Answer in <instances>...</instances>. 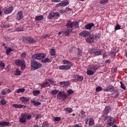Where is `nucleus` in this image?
<instances>
[{"instance_id":"1","label":"nucleus","mask_w":127,"mask_h":127,"mask_svg":"<svg viewBox=\"0 0 127 127\" xmlns=\"http://www.w3.org/2000/svg\"><path fill=\"white\" fill-rule=\"evenodd\" d=\"M65 26L67 28L73 29V27L79 28V22L76 21H71V20H69L66 21Z\"/></svg>"},{"instance_id":"2","label":"nucleus","mask_w":127,"mask_h":127,"mask_svg":"<svg viewBox=\"0 0 127 127\" xmlns=\"http://www.w3.org/2000/svg\"><path fill=\"white\" fill-rule=\"evenodd\" d=\"M42 64L34 60L31 61V68L32 70H35L40 68H41Z\"/></svg>"},{"instance_id":"3","label":"nucleus","mask_w":127,"mask_h":127,"mask_svg":"<svg viewBox=\"0 0 127 127\" xmlns=\"http://www.w3.org/2000/svg\"><path fill=\"white\" fill-rule=\"evenodd\" d=\"M15 64L17 66H21V69L22 70H24L25 69L26 65H25V61L23 60H16L15 62Z\"/></svg>"},{"instance_id":"4","label":"nucleus","mask_w":127,"mask_h":127,"mask_svg":"<svg viewBox=\"0 0 127 127\" xmlns=\"http://www.w3.org/2000/svg\"><path fill=\"white\" fill-rule=\"evenodd\" d=\"M45 58L46 55L43 53L35 54L33 56H32V59H33V60H42L44 59Z\"/></svg>"},{"instance_id":"5","label":"nucleus","mask_w":127,"mask_h":127,"mask_svg":"<svg viewBox=\"0 0 127 127\" xmlns=\"http://www.w3.org/2000/svg\"><path fill=\"white\" fill-rule=\"evenodd\" d=\"M23 40L25 43L27 44H34L36 43V40L32 37H25Z\"/></svg>"},{"instance_id":"6","label":"nucleus","mask_w":127,"mask_h":127,"mask_svg":"<svg viewBox=\"0 0 127 127\" xmlns=\"http://www.w3.org/2000/svg\"><path fill=\"white\" fill-rule=\"evenodd\" d=\"M90 54L91 55L99 56L101 55V51L100 49H91L90 50Z\"/></svg>"},{"instance_id":"7","label":"nucleus","mask_w":127,"mask_h":127,"mask_svg":"<svg viewBox=\"0 0 127 127\" xmlns=\"http://www.w3.org/2000/svg\"><path fill=\"white\" fill-rule=\"evenodd\" d=\"M68 97V95H67L66 94L64 93L63 91H59L58 93V94H57V98L59 99L62 100V99H66V98Z\"/></svg>"},{"instance_id":"8","label":"nucleus","mask_w":127,"mask_h":127,"mask_svg":"<svg viewBox=\"0 0 127 127\" xmlns=\"http://www.w3.org/2000/svg\"><path fill=\"white\" fill-rule=\"evenodd\" d=\"M111 110V107L110 106H105V109H104L103 111L102 112V117H104L105 116L108 115L109 113Z\"/></svg>"},{"instance_id":"9","label":"nucleus","mask_w":127,"mask_h":127,"mask_svg":"<svg viewBox=\"0 0 127 127\" xmlns=\"http://www.w3.org/2000/svg\"><path fill=\"white\" fill-rule=\"evenodd\" d=\"M55 17L56 18H58L60 17V13L59 12H52L49 14V15L48 16V18L51 19V18Z\"/></svg>"},{"instance_id":"10","label":"nucleus","mask_w":127,"mask_h":127,"mask_svg":"<svg viewBox=\"0 0 127 127\" xmlns=\"http://www.w3.org/2000/svg\"><path fill=\"white\" fill-rule=\"evenodd\" d=\"M115 122V119L113 118L112 117H110V118H109V119H108V120H107V126H108V127H112V126H114L115 123L114 122Z\"/></svg>"},{"instance_id":"11","label":"nucleus","mask_w":127,"mask_h":127,"mask_svg":"<svg viewBox=\"0 0 127 127\" xmlns=\"http://www.w3.org/2000/svg\"><path fill=\"white\" fill-rule=\"evenodd\" d=\"M79 36L82 37H87L92 35H91L90 32L85 30L84 31L80 32L79 33Z\"/></svg>"},{"instance_id":"12","label":"nucleus","mask_w":127,"mask_h":127,"mask_svg":"<svg viewBox=\"0 0 127 127\" xmlns=\"http://www.w3.org/2000/svg\"><path fill=\"white\" fill-rule=\"evenodd\" d=\"M100 68L99 64H93L89 66V69L96 71Z\"/></svg>"},{"instance_id":"13","label":"nucleus","mask_w":127,"mask_h":127,"mask_svg":"<svg viewBox=\"0 0 127 127\" xmlns=\"http://www.w3.org/2000/svg\"><path fill=\"white\" fill-rule=\"evenodd\" d=\"M23 18V13H22V11H19L17 12V15L16 16V19L19 21Z\"/></svg>"},{"instance_id":"14","label":"nucleus","mask_w":127,"mask_h":127,"mask_svg":"<svg viewBox=\"0 0 127 127\" xmlns=\"http://www.w3.org/2000/svg\"><path fill=\"white\" fill-rule=\"evenodd\" d=\"M13 7L12 6H10L9 7H8L4 9V13L5 14H9L13 11Z\"/></svg>"},{"instance_id":"15","label":"nucleus","mask_w":127,"mask_h":127,"mask_svg":"<svg viewBox=\"0 0 127 127\" xmlns=\"http://www.w3.org/2000/svg\"><path fill=\"white\" fill-rule=\"evenodd\" d=\"M70 65H60L59 66V69L61 70H67L70 69Z\"/></svg>"},{"instance_id":"16","label":"nucleus","mask_w":127,"mask_h":127,"mask_svg":"<svg viewBox=\"0 0 127 127\" xmlns=\"http://www.w3.org/2000/svg\"><path fill=\"white\" fill-rule=\"evenodd\" d=\"M94 38L93 36H89V37H87V38H86V42L89 44L93 43V42H94Z\"/></svg>"},{"instance_id":"17","label":"nucleus","mask_w":127,"mask_h":127,"mask_svg":"<svg viewBox=\"0 0 127 127\" xmlns=\"http://www.w3.org/2000/svg\"><path fill=\"white\" fill-rule=\"evenodd\" d=\"M84 77L83 76H79V75H76L75 76L74 80L78 82H81L83 80Z\"/></svg>"},{"instance_id":"18","label":"nucleus","mask_w":127,"mask_h":127,"mask_svg":"<svg viewBox=\"0 0 127 127\" xmlns=\"http://www.w3.org/2000/svg\"><path fill=\"white\" fill-rule=\"evenodd\" d=\"M72 29H70L69 28H67V29H66V31L64 32V35L66 36H68L72 33Z\"/></svg>"},{"instance_id":"19","label":"nucleus","mask_w":127,"mask_h":127,"mask_svg":"<svg viewBox=\"0 0 127 127\" xmlns=\"http://www.w3.org/2000/svg\"><path fill=\"white\" fill-rule=\"evenodd\" d=\"M94 26V24L91 23L89 24H86L84 26L86 30H91L93 27Z\"/></svg>"},{"instance_id":"20","label":"nucleus","mask_w":127,"mask_h":127,"mask_svg":"<svg viewBox=\"0 0 127 127\" xmlns=\"http://www.w3.org/2000/svg\"><path fill=\"white\" fill-rule=\"evenodd\" d=\"M40 85H41V88H44L50 86V83H49L48 82H45L43 83H40Z\"/></svg>"},{"instance_id":"21","label":"nucleus","mask_w":127,"mask_h":127,"mask_svg":"<svg viewBox=\"0 0 127 127\" xmlns=\"http://www.w3.org/2000/svg\"><path fill=\"white\" fill-rule=\"evenodd\" d=\"M19 100L22 102V103H26L29 101V99L24 97L19 98Z\"/></svg>"},{"instance_id":"22","label":"nucleus","mask_w":127,"mask_h":127,"mask_svg":"<svg viewBox=\"0 0 127 127\" xmlns=\"http://www.w3.org/2000/svg\"><path fill=\"white\" fill-rule=\"evenodd\" d=\"M12 106L13 107L15 108H25L26 106H24L22 104H13L12 105Z\"/></svg>"},{"instance_id":"23","label":"nucleus","mask_w":127,"mask_h":127,"mask_svg":"<svg viewBox=\"0 0 127 127\" xmlns=\"http://www.w3.org/2000/svg\"><path fill=\"white\" fill-rule=\"evenodd\" d=\"M21 117L25 118L26 119H27L28 120H30L31 119V115H27L26 114H21Z\"/></svg>"},{"instance_id":"24","label":"nucleus","mask_w":127,"mask_h":127,"mask_svg":"<svg viewBox=\"0 0 127 127\" xmlns=\"http://www.w3.org/2000/svg\"><path fill=\"white\" fill-rule=\"evenodd\" d=\"M113 95H114V98H118L120 95V93L119 90L116 89L114 91V93H113Z\"/></svg>"},{"instance_id":"25","label":"nucleus","mask_w":127,"mask_h":127,"mask_svg":"<svg viewBox=\"0 0 127 127\" xmlns=\"http://www.w3.org/2000/svg\"><path fill=\"white\" fill-rule=\"evenodd\" d=\"M114 90V87L112 85H109L106 89V91L112 92Z\"/></svg>"},{"instance_id":"26","label":"nucleus","mask_w":127,"mask_h":127,"mask_svg":"<svg viewBox=\"0 0 127 127\" xmlns=\"http://www.w3.org/2000/svg\"><path fill=\"white\" fill-rule=\"evenodd\" d=\"M60 85H62L64 87H66L70 85V83L67 81H63L60 82Z\"/></svg>"},{"instance_id":"27","label":"nucleus","mask_w":127,"mask_h":127,"mask_svg":"<svg viewBox=\"0 0 127 127\" xmlns=\"http://www.w3.org/2000/svg\"><path fill=\"white\" fill-rule=\"evenodd\" d=\"M69 4V1L67 0H64L60 3V5L62 6H65Z\"/></svg>"},{"instance_id":"28","label":"nucleus","mask_w":127,"mask_h":127,"mask_svg":"<svg viewBox=\"0 0 127 127\" xmlns=\"http://www.w3.org/2000/svg\"><path fill=\"white\" fill-rule=\"evenodd\" d=\"M63 64H68L70 66L73 65L72 63L69 62L68 61L65 60H63Z\"/></svg>"},{"instance_id":"29","label":"nucleus","mask_w":127,"mask_h":127,"mask_svg":"<svg viewBox=\"0 0 127 127\" xmlns=\"http://www.w3.org/2000/svg\"><path fill=\"white\" fill-rule=\"evenodd\" d=\"M35 21H42L44 19V16L43 15H40V16H35Z\"/></svg>"},{"instance_id":"30","label":"nucleus","mask_w":127,"mask_h":127,"mask_svg":"<svg viewBox=\"0 0 127 127\" xmlns=\"http://www.w3.org/2000/svg\"><path fill=\"white\" fill-rule=\"evenodd\" d=\"M89 123H88L89 126H91V127L94 126V119H93L92 118H89Z\"/></svg>"},{"instance_id":"31","label":"nucleus","mask_w":127,"mask_h":127,"mask_svg":"<svg viewBox=\"0 0 127 127\" xmlns=\"http://www.w3.org/2000/svg\"><path fill=\"white\" fill-rule=\"evenodd\" d=\"M31 103L33 104L34 106H38L41 105V102L35 101H34V100H31Z\"/></svg>"},{"instance_id":"32","label":"nucleus","mask_w":127,"mask_h":127,"mask_svg":"<svg viewBox=\"0 0 127 127\" xmlns=\"http://www.w3.org/2000/svg\"><path fill=\"white\" fill-rule=\"evenodd\" d=\"M96 72V71L93 70H90L89 69L88 70H87V74L88 75H92L93 74H94V73Z\"/></svg>"},{"instance_id":"33","label":"nucleus","mask_w":127,"mask_h":127,"mask_svg":"<svg viewBox=\"0 0 127 127\" xmlns=\"http://www.w3.org/2000/svg\"><path fill=\"white\" fill-rule=\"evenodd\" d=\"M14 51L13 49H11L10 47H8L7 50H6V55H9L11 52Z\"/></svg>"},{"instance_id":"34","label":"nucleus","mask_w":127,"mask_h":127,"mask_svg":"<svg viewBox=\"0 0 127 127\" xmlns=\"http://www.w3.org/2000/svg\"><path fill=\"white\" fill-rule=\"evenodd\" d=\"M25 91V89L24 88H19L16 91L17 93H24Z\"/></svg>"},{"instance_id":"35","label":"nucleus","mask_w":127,"mask_h":127,"mask_svg":"<svg viewBox=\"0 0 127 127\" xmlns=\"http://www.w3.org/2000/svg\"><path fill=\"white\" fill-rule=\"evenodd\" d=\"M10 125L9 122H2L1 123H0V126H8Z\"/></svg>"},{"instance_id":"36","label":"nucleus","mask_w":127,"mask_h":127,"mask_svg":"<svg viewBox=\"0 0 127 127\" xmlns=\"http://www.w3.org/2000/svg\"><path fill=\"white\" fill-rule=\"evenodd\" d=\"M21 74V72L19 70L18 68H17L15 70V76H19Z\"/></svg>"},{"instance_id":"37","label":"nucleus","mask_w":127,"mask_h":127,"mask_svg":"<svg viewBox=\"0 0 127 127\" xmlns=\"http://www.w3.org/2000/svg\"><path fill=\"white\" fill-rule=\"evenodd\" d=\"M19 122L21 123H26V118H23V117H21L19 119Z\"/></svg>"},{"instance_id":"38","label":"nucleus","mask_w":127,"mask_h":127,"mask_svg":"<svg viewBox=\"0 0 127 127\" xmlns=\"http://www.w3.org/2000/svg\"><path fill=\"white\" fill-rule=\"evenodd\" d=\"M40 93V91L39 90H35L33 91V95L35 96H37Z\"/></svg>"},{"instance_id":"39","label":"nucleus","mask_w":127,"mask_h":127,"mask_svg":"<svg viewBox=\"0 0 127 127\" xmlns=\"http://www.w3.org/2000/svg\"><path fill=\"white\" fill-rule=\"evenodd\" d=\"M64 111H65L66 112H68L69 113H71L73 112L72 109L70 108H66L64 109Z\"/></svg>"},{"instance_id":"40","label":"nucleus","mask_w":127,"mask_h":127,"mask_svg":"<svg viewBox=\"0 0 127 127\" xmlns=\"http://www.w3.org/2000/svg\"><path fill=\"white\" fill-rule=\"evenodd\" d=\"M118 53L117 51H116L115 49L111 50V54L114 57H116V53Z\"/></svg>"},{"instance_id":"41","label":"nucleus","mask_w":127,"mask_h":127,"mask_svg":"<svg viewBox=\"0 0 127 127\" xmlns=\"http://www.w3.org/2000/svg\"><path fill=\"white\" fill-rule=\"evenodd\" d=\"M50 53L51 56H55L56 55V53H55V50L54 49H51Z\"/></svg>"},{"instance_id":"42","label":"nucleus","mask_w":127,"mask_h":127,"mask_svg":"<svg viewBox=\"0 0 127 127\" xmlns=\"http://www.w3.org/2000/svg\"><path fill=\"white\" fill-rule=\"evenodd\" d=\"M0 104L2 105H6V101L5 100V99H4V98H2V99H1Z\"/></svg>"},{"instance_id":"43","label":"nucleus","mask_w":127,"mask_h":127,"mask_svg":"<svg viewBox=\"0 0 127 127\" xmlns=\"http://www.w3.org/2000/svg\"><path fill=\"white\" fill-rule=\"evenodd\" d=\"M77 55H78V56H81L82 55V51L79 48L77 49Z\"/></svg>"},{"instance_id":"44","label":"nucleus","mask_w":127,"mask_h":127,"mask_svg":"<svg viewBox=\"0 0 127 127\" xmlns=\"http://www.w3.org/2000/svg\"><path fill=\"white\" fill-rule=\"evenodd\" d=\"M108 2V0H101L100 1V4H107Z\"/></svg>"},{"instance_id":"45","label":"nucleus","mask_w":127,"mask_h":127,"mask_svg":"<svg viewBox=\"0 0 127 127\" xmlns=\"http://www.w3.org/2000/svg\"><path fill=\"white\" fill-rule=\"evenodd\" d=\"M120 83L121 85L120 87L122 88V89L123 90H126V87H125L124 84L123 83V82L120 81Z\"/></svg>"},{"instance_id":"46","label":"nucleus","mask_w":127,"mask_h":127,"mask_svg":"<svg viewBox=\"0 0 127 127\" xmlns=\"http://www.w3.org/2000/svg\"><path fill=\"white\" fill-rule=\"evenodd\" d=\"M24 28L23 27L21 28H16L15 31L19 32V31H23Z\"/></svg>"},{"instance_id":"47","label":"nucleus","mask_w":127,"mask_h":127,"mask_svg":"<svg viewBox=\"0 0 127 127\" xmlns=\"http://www.w3.org/2000/svg\"><path fill=\"white\" fill-rule=\"evenodd\" d=\"M59 90H57L56 89H55V90H52L51 94L53 95H55L59 93Z\"/></svg>"},{"instance_id":"48","label":"nucleus","mask_w":127,"mask_h":127,"mask_svg":"<svg viewBox=\"0 0 127 127\" xmlns=\"http://www.w3.org/2000/svg\"><path fill=\"white\" fill-rule=\"evenodd\" d=\"M43 127H49V123H48V122H44V123L42 124Z\"/></svg>"},{"instance_id":"49","label":"nucleus","mask_w":127,"mask_h":127,"mask_svg":"<svg viewBox=\"0 0 127 127\" xmlns=\"http://www.w3.org/2000/svg\"><path fill=\"white\" fill-rule=\"evenodd\" d=\"M111 116H109L108 115H105V116H104V121H106L107 120H108L109 119H110Z\"/></svg>"},{"instance_id":"50","label":"nucleus","mask_w":127,"mask_h":127,"mask_svg":"<svg viewBox=\"0 0 127 127\" xmlns=\"http://www.w3.org/2000/svg\"><path fill=\"white\" fill-rule=\"evenodd\" d=\"M4 67H5V64H4V63L2 62H0V67L4 68Z\"/></svg>"},{"instance_id":"51","label":"nucleus","mask_w":127,"mask_h":127,"mask_svg":"<svg viewBox=\"0 0 127 127\" xmlns=\"http://www.w3.org/2000/svg\"><path fill=\"white\" fill-rule=\"evenodd\" d=\"M0 94H2V95H5V94H6V89H3L1 91Z\"/></svg>"},{"instance_id":"52","label":"nucleus","mask_w":127,"mask_h":127,"mask_svg":"<svg viewBox=\"0 0 127 127\" xmlns=\"http://www.w3.org/2000/svg\"><path fill=\"white\" fill-rule=\"evenodd\" d=\"M102 90V87H97L96 88V92H99L100 91H101Z\"/></svg>"},{"instance_id":"53","label":"nucleus","mask_w":127,"mask_h":127,"mask_svg":"<svg viewBox=\"0 0 127 127\" xmlns=\"http://www.w3.org/2000/svg\"><path fill=\"white\" fill-rule=\"evenodd\" d=\"M61 120V118L60 117H55L54 118V121L55 122H59Z\"/></svg>"},{"instance_id":"54","label":"nucleus","mask_w":127,"mask_h":127,"mask_svg":"<svg viewBox=\"0 0 127 127\" xmlns=\"http://www.w3.org/2000/svg\"><path fill=\"white\" fill-rule=\"evenodd\" d=\"M121 29V25H117L116 27H115V30H119Z\"/></svg>"},{"instance_id":"55","label":"nucleus","mask_w":127,"mask_h":127,"mask_svg":"<svg viewBox=\"0 0 127 127\" xmlns=\"http://www.w3.org/2000/svg\"><path fill=\"white\" fill-rule=\"evenodd\" d=\"M73 92L74 91H73V90L71 89L67 91V93L69 95L72 94Z\"/></svg>"},{"instance_id":"56","label":"nucleus","mask_w":127,"mask_h":127,"mask_svg":"<svg viewBox=\"0 0 127 127\" xmlns=\"http://www.w3.org/2000/svg\"><path fill=\"white\" fill-rule=\"evenodd\" d=\"M25 57H26V53H23L22 54V55H21V58H22V59H24Z\"/></svg>"},{"instance_id":"57","label":"nucleus","mask_w":127,"mask_h":127,"mask_svg":"<svg viewBox=\"0 0 127 127\" xmlns=\"http://www.w3.org/2000/svg\"><path fill=\"white\" fill-rule=\"evenodd\" d=\"M49 58H45V59H44V61H43V63H47L48 62H49Z\"/></svg>"},{"instance_id":"58","label":"nucleus","mask_w":127,"mask_h":127,"mask_svg":"<svg viewBox=\"0 0 127 127\" xmlns=\"http://www.w3.org/2000/svg\"><path fill=\"white\" fill-rule=\"evenodd\" d=\"M103 58H108V55H107L106 53H104L103 55Z\"/></svg>"},{"instance_id":"59","label":"nucleus","mask_w":127,"mask_h":127,"mask_svg":"<svg viewBox=\"0 0 127 127\" xmlns=\"http://www.w3.org/2000/svg\"><path fill=\"white\" fill-rule=\"evenodd\" d=\"M41 117V115H37L36 117H35V119L36 120H38L39 119H40V118Z\"/></svg>"},{"instance_id":"60","label":"nucleus","mask_w":127,"mask_h":127,"mask_svg":"<svg viewBox=\"0 0 127 127\" xmlns=\"http://www.w3.org/2000/svg\"><path fill=\"white\" fill-rule=\"evenodd\" d=\"M51 1L54 2H60V1H61V0H51Z\"/></svg>"},{"instance_id":"61","label":"nucleus","mask_w":127,"mask_h":127,"mask_svg":"<svg viewBox=\"0 0 127 127\" xmlns=\"http://www.w3.org/2000/svg\"><path fill=\"white\" fill-rule=\"evenodd\" d=\"M48 35L47 34H45L42 36V38L43 39H46L48 37Z\"/></svg>"},{"instance_id":"62","label":"nucleus","mask_w":127,"mask_h":127,"mask_svg":"<svg viewBox=\"0 0 127 127\" xmlns=\"http://www.w3.org/2000/svg\"><path fill=\"white\" fill-rule=\"evenodd\" d=\"M88 121H89V119H85V124L87 125L88 124Z\"/></svg>"},{"instance_id":"63","label":"nucleus","mask_w":127,"mask_h":127,"mask_svg":"<svg viewBox=\"0 0 127 127\" xmlns=\"http://www.w3.org/2000/svg\"><path fill=\"white\" fill-rule=\"evenodd\" d=\"M111 62V61L110 60H106V61H105L106 64L110 63Z\"/></svg>"},{"instance_id":"64","label":"nucleus","mask_w":127,"mask_h":127,"mask_svg":"<svg viewBox=\"0 0 127 127\" xmlns=\"http://www.w3.org/2000/svg\"><path fill=\"white\" fill-rule=\"evenodd\" d=\"M80 114H81L82 115H83L84 114H85V111H84L83 110H82V111L80 112Z\"/></svg>"}]
</instances>
